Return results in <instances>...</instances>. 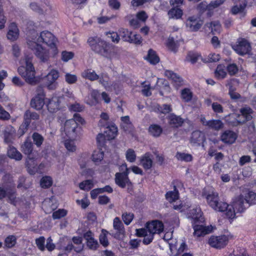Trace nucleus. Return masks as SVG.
<instances>
[{
    "label": "nucleus",
    "instance_id": "obj_1",
    "mask_svg": "<svg viewBox=\"0 0 256 256\" xmlns=\"http://www.w3.org/2000/svg\"><path fill=\"white\" fill-rule=\"evenodd\" d=\"M87 42L92 51L107 59L112 60L116 55L114 46L100 37H90Z\"/></svg>",
    "mask_w": 256,
    "mask_h": 256
},
{
    "label": "nucleus",
    "instance_id": "obj_2",
    "mask_svg": "<svg viewBox=\"0 0 256 256\" xmlns=\"http://www.w3.org/2000/svg\"><path fill=\"white\" fill-rule=\"evenodd\" d=\"M32 34V40H28L36 41L39 44L40 43L44 44L52 50L54 55L58 53V49L56 46V39L50 32L48 30L43 31L38 35L34 31Z\"/></svg>",
    "mask_w": 256,
    "mask_h": 256
},
{
    "label": "nucleus",
    "instance_id": "obj_3",
    "mask_svg": "<svg viewBox=\"0 0 256 256\" xmlns=\"http://www.w3.org/2000/svg\"><path fill=\"white\" fill-rule=\"evenodd\" d=\"M26 66H20L18 69V74L23 77L26 81L31 84L36 82L35 70L32 62L30 58L26 56L25 59Z\"/></svg>",
    "mask_w": 256,
    "mask_h": 256
},
{
    "label": "nucleus",
    "instance_id": "obj_4",
    "mask_svg": "<svg viewBox=\"0 0 256 256\" xmlns=\"http://www.w3.org/2000/svg\"><path fill=\"white\" fill-rule=\"evenodd\" d=\"M29 48L34 52L36 56L42 62H47L50 58V52L36 41L28 40Z\"/></svg>",
    "mask_w": 256,
    "mask_h": 256
},
{
    "label": "nucleus",
    "instance_id": "obj_5",
    "mask_svg": "<svg viewBox=\"0 0 256 256\" xmlns=\"http://www.w3.org/2000/svg\"><path fill=\"white\" fill-rule=\"evenodd\" d=\"M113 228L115 232L111 230L110 235L116 240H122L125 236L126 231L124 226L120 218L116 217L114 219Z\"/></svg>",
    "mask_w": 256,
    "mask_h": 256
},
{
    "label": "nucleus",
    "instance_id": "obj_6",
    "mask_svg": "<svg viewBox=\"0 0 256 256\" xmlns=\"http://www.w3.org/2000/svg\"><path fill=\"white\" fill-rule=\"evenodd\" d=\"M59 72L54 69L52 70L46 77L45 85L49 90H54L58 86L56 80L59 77Z\"/></svg>",
    "mask_w": 256,
    "mask_h": 256
},
{
    "label": "nucleus",
    "instance_id": "obj_7",
    "mask_svg": "<svg viewBox=\"0 0 256 256\" xmlns=\"http://www.w3.org/2000/svg\"><path fill=\"white\" fill-rule=\"evenodd\" d=\"M203 21L196 16L188 17L186 22V26L191 32H198L202 26Z\"/></svg>",
    "mask_w": 256,
    "mask_h": 256
},
{
    "label": "nucleus",
    "instance_id": "obj_8",
    "mask_svg": "<svg viewBox=\"0 0 256 256\" xmlns=\"http://www.w3.org/2000/svg\"><path fill=\"white\" fill-rule=\"evenodd\" d=\"M228 239L225 235L220 236H212L208 240L209 244L216 248H222L224 247L228 244Z\"/></svg>",
    "mask_w": 256,
    "mask_h": 256
},
{
    "label": "nucleus",
    "instance_id": "obj_9",
    "mask_svg": "<svg viewBox=\"0 0 256 256\" xmlns=\"http://www.w3.org/2000/svg\"><path fill=\"white\" fill-rule=\"evenodd\" d=\"M190 141L192 146H200L206 141L205 134L200 130H194L191 134Z\"/></svg>",
    "mask_w": 256,
    "mask_h": 256
},
{
    "label": "nucleus",
    "instance_id": "obj_10",
    "mask_svg": "<svg viewBox=\"0 0 256 256\" xmlns=\"http://www.w3.org/2000/svg\"><path fill=\"white\" fill-rule=\"evenodd\" d=\"M234 49L238 54L243 56L249 54L251 46L246 40L242 38L238 42V44L234 46Z\"/></svg>",
    "mask_w": 256,
    "mask_h": 256
},
{
    "label": "nucleus",
    "instance_id": "obj_11",
    "mask_svg": "<svg viewBox=\"0 0 256 256\" xmlns=\"http://www.w3.org/2000/svg\"><path fill=\"white\" fill-rule=\"evenodd\" d=\"M146 228L150 234L154 235L155 234H160L163 231L164 224L158 220H155L146 223Z\"/></svg>",
    "mask_w": 256,
    "mask_h": 256
},
{
    "label": "nucleus",
    "instance_id": "obj_12",
    "mask_svg": "<svg viewBox=\"0 0 256 256\" xmlns=\"http://www.w3.org/2000/svg\"><path fill=\"white\" fill-rule=\"evenodd\" d=\"M202 196L206 198L207 202L212 208L214 210H219L216 206V204L219 201V197L217 192H204Z\"/></svg>",
    "mask_w": 256,
    "mask_h": 256
},
{
    "label": "nucleus",
    "instance_id": "obj_13",
    "mask_svg": "<svg viewBox=\"0 0 256 256\" xmlns=\"http://www.w3.org/2000/svg\"><path fill=\"white\" fill-rule=\"evenodd\" d=\"M233 206L236 212H242L249 207V204L244 200V196L240 195L233 202Z\"/></svg>",
    "mask_w": 256,
    "mask_h": 256
},
{
    "label": "nucleus",
    "instance_id": "obj_14",
    "mask_svg": "<svg viewBox=\"0 0 256 256\" xmlns=\"http://www.w3.org/2000/svg\"><path fill=\"white\" fill-rule=\"evenodd\" d=\"M166 118L168 123L173 128H178L182 126L184 120L180 116H177L174 113H171Z\"/></svg>",
    "mask_w": 256,
    "mask_h": 256
},
{
    "label": "nucleus",
    "instance_id": "obj_15",
    "mask_svg": "<svg viewBox=\"0 0 256 256\" xmlns=\"http://www.w3.org/2000/svg\"><path fill=\"white\" fill-rule=\"evenodd\" d=\"M240 114L239 118L242 122V124L250 120L252 118V114L254 112L253 110L248 106H245L240 110Z\"/></svg>",
    "mask_w": 256,
    "mask_h": 256
},
{
    "label": "nucleus",
    "instance_id": "obj_16",
    "mask_svg": "<svg viewBox=\"0 0 256 256\" xmlns=\"http://www.w3.org/2000/svg\"><path fill=\"white\" fill-rule=\"evenodd\" d=\"M78 124L74 120H67L64 124V131L66 134L69 136L74 137L76 135V129Z\"/></svg>",
    "mask_w": 256,
    "mask_h": 256
},
{
    "label": "nucleus",
    "instance_id": "obj_17",
    "mask_svg": "<svg viewBox=\"0 0 256 256\" xmlns=\"http://www.w3.org/2000/svg\"><path fill=\"white\" fill-rule=\"evenodd\" d=\"M44 96L42 94H38L34 97L30 101V106L32 108L39 110L44 104Z\"/></svg>",
    "mask_w": 256,
    "mask_h": 256
},
{
    "label": "nucleus",
    "instance_id": "obj_18",
    "mask_svg": "<svg viewBox=\"0 0 256 256\" xmlns=\"http://www.w3.org/2000/svg\"><path fill=\"white\" fill-rule=\"evenodd\" d=\"M115 182L121 188H124L126 185L130 186L132 184L128 176H127L124 174H120V172H116V174Z\"/></svg>",
    "mask_w": 256,
    "mask_h": 256
},
{
    "label": "nucleus",
    "instance_id": "obj_19",
    "mask_svg": "<svg viewBox=\"0 0 256 256\" xmlns=\"http://www.w3.org/2000/svg\"><path fill=\"white\" fill-rule=\"evenodd\" d=\"M221 140L225 144H232L236 141L237 136L232 130H225L220 136Z\"/></svg>",
    "mask_w": 256,
    "mask_h": 256
},
{
    "label": "nucleus",
    "instance_id": "obj_20",
    "mask_svg": "<svg viewBox=\"0 0 256 256\" xmlns=\"http://www.w3.org/2000/svg\"><path fill=\"white\" fill-rule=\"evenodd\" d=\"M164 75L168 78L170 79L177 86H180L183 84L182 78L177 74L174 73L172 70H166L164 72Z\"/></svg>",
    "mask_w": 256,
    "mask_h": 256
},
{
    "label": "nucleus",
    "instance_id": "obj_21",
    "mask_svg": "<svg viewBox=\"0 0 256 256\" xmlns=\"http://www.w3.org/2000/svg\"><path fill=\"white\" fill-rule=\"evenodd\" d=\"M60 100L58 97L54 96L49 99L46 104L48 110L51 113L56 112L60 109Z\"/></svg>",
    "mask_w": 256,
    "mask_h": 256
},
{
    "label": "nucleus",
    "instance_id": "obj_22",
    "mask_svg": "<svg viewBox=\"0 0 256 256\" xmlns=\"http://www.w3.org/2000/svg\"><path fill=\"white\" fill-rule=\"evenodd\" d=\"M193 228L194 230V234L197 237L204 236L212 231L210 228L200 224H193Z\"/></svg>",
    "mask_w": 256,
    "mask_h": 256
},
{
    "label": "nucleus",
    "instance_id": "obj_23",
    "mask_svg": "<svg viewBox=\"0 0 256 256\" xmlns=\"http://www.w3.org/2000/svg\"><path fill=\"white\" fill-rule=\"evenodd\" d=\"M239 116L238 114L232 113L226 116L225 120L229 125L232 126H236L242 124Z\"/></svg>",
    "mask_w": 256,
    "mask_h": 256
},
{
    "label": "nucleus",
    "instance_id": "obj_24",
    "mask_svg": "<svg viewBox=\"0 0 256 256\" xmlns=\"http://www.w3.org/2000/svg\"><path fill=\"white\" fill-rule=\"evenodd\" d=\"M140 164L146 170H150L152 166L153 160L150 152H146L140 158Z\"/></svg>",
    "mask_w": 256,
    "mask_h": 256
},
{
    "label": "nucleus",
    "instance_id": "obj_25",
    "mask_svg": "<svg viewBox=\"0 0 256 256\" xmlns=\"http://www.w3.org/2000/svg\"><path fill=\"white\" fill-rule=\"evenodd\" d=\"M19 30L16 23L12 22L9 26L8 31L7 34V38L8 40L14 41L18 37Z\"/></svg>",
    "mask_w": 256,
    "mask_h": 256
},
{
    "label": "nucleus",
    "instance_id": "obj_26",
    "mask_svg": "<svg viewBox=\"0 0 256 256\" xmlns=\"http://www.w3.org/2000/svg\"><path fill=\"white\" fill-rule=\"evenodd\" d=\"M40 119V115L35 112H32L30 110H26L24 114V121L30 125L32 121L38 120Z\"/></svg>",
    "mask_w": 256,
    "mask_h": 256
},
{
    "label": "nucleus",
    "instance_id": "obj_27",
    "mask_svg": "<svg viewBox=\"0 0 256 256\" xmlns=\"http://www.w3.org/2000/svg\"><path fill=\"white\" fill-rule=\"evenodd\" d=\"M107 130L104 134L107 140H110L115 138L118 134V128L114 124H110L106 126Z\"/></svg>",
    "mask_w": 256,
    "mask_h": 256
},
{
    "label": "nucleus",
    "instance_id": "obj_28",
    "mask_svg": "<svg viewBox=\"0 0 256 256\" xmlns=\"http://www.w3.org/2000/svg\"><path fill=\"white\" fill-rule=\"evenodd\" d=\"M26 166L30 174H34L37 170V163L36 159L30 156H28L26 162Z\"/></svg>",
    "mask_w": 256,
    "mask_h": 256
},
{
    "label": "nucleus",
    "instance_id": "obj_29",
    "mask_svg": "<svg viewBox=\"0 0 256 256\" xmlns=\"http://www.w3.org/2000/svg\"><path fill=\"white\" fill-rule=\"evenodd\" d=\"M190 214L194 224L202 222L204 221V218L202 216V212L200 208H194L190 211Z\"/></svg>",
    "mask_w": 256,
    "mask_h": 256
},
{
    "label": "nucleus",
    "instance_id": "obj_30",
    "mask_svg": "<svg viewBox=\"0 0 256 256\" xmlns=\"http://www.w3.org/2000/svg\"><path fill=\"white\" fill-rule=\"evenodd\" d=\"M208 128L215 131H219L222 130L224 124L220 120L212 119L209 120V122L208 123Z\"/></svg>",
    "mask_w": 256,
    "mask_h": 256
},
{
    "label": "nucleus",
    "instance_id": "obj_31",
    "mask_svg": "<svg viewBox=\"0 0 256 256\" xmlns=\"http://www.w3.org/2000/svg\"><path fill=\"white\" fill-rule=\"evenodd\" d=\"M163 130L160 126L158 124H150L148 128V132L150 135L154 137L158 138L162 134Z\"/></svg>",
    "mask_w": 256,
    "mask_h": 256
},
{
    "label": "nucleus",
    "instance_id": "obj_32",
    "mask_svg": "<svg viewBox=\"0 0 256 256\" xmlns=\"http://www.w3.org/2000/svg\"><path fill=\"white\" fill-rule=\"evenodd\" d=\"M14 132V128L12 126H7L3 132L4 141L6 143L10 144L12 142Z\"/></svg>",
    "mask_w": 256,
    "mask_h": 256
},
{
    "label": "nucleus",
    "instance_id": "obj_33",
    "mask_svg": "<svg viewBox=\"0 0 256 256\" xmlns=\"http://www.w3.org/2000/svg\"><path fill=\"white\" fill-rule=\"evenodd\" d=\"M206 26L210 29L212 34H218L221 30V24L219 21L214 20L210 22H207Z\"/></svg>",
    "mask_w": 256,
    "mask_h": 256
},
{
    "label": "nucleus",
    "instance_id": "obj_34",
    "mask_svg": "<svg viewBox=\"0 0 256 256\" xmlns=\"http://www.w3.org/2000/svg\"><path fill=\"white\" fill-rule=\"evenodd\" d=\"M145 59L150 64H156L160 62V58L156 54V52L152 49H150Z\"/></svg>",
    "mask_w": 256,
    "mask_h": 256
},
{
    "label": "nucleus",
    "instance_id": "obj_35",
    "mask_svg": "<svg viewBox=\"0 0 256 256\" xmlns=\"http://www.w3.org/2000/svg\"><path fill=\"white\" fill-rule=\"evenodd\" d=\"M166 198L170 202H175L179 198V192L176 186H174V190L168 192L166 195Z\"/></svg>",
    "mask_w": 256,
    "mask_h": 256
},
{
    "label": "nucleus",
    "instance_id": "obj_36",
    "mask_svg": "<svg viewBox=\"0 0 256 256\" xmlns=\"http://www.w3.org/2000/svg\"><path fill=\"white\" fill-rule=\"evenodd\" d=\"M8 156L9 158L16 160H20L22 159V156L17 149L13 146H10L8 150Z\"/></svg>",
    "mask_w": 256,
    "mask_h": 256
},
{
    "label": "nucleus",
    "instance_id": "obj_37",
    "mask_svg": "<svg viewBox=\"0 0 256 256\" xmlns=\"http://www.w3.org/2000/svg\"><path fill=\"white\" fill-rule=\"evenodd\" d=\"M168 14L170 18L177 20L181 18L183 14V12L180 8L174 7L169 10Z\"/></svg>",
    "mask_w": 256,
    "mask_h": 256
},
{
    "label": "nucleus",
    "instance_id": "obj_38",
    "mask_svg": "<svg viewBox=\"0 0 256 256\" xmlns=\"http://www.w3.org/2000/svg\"><path fill=\"white\" fill-rule=\"evenodd\" d=\"M110 232L102 229L101 234L99 236L100 242L104 248L107 247L110 244V242L108 238V234H110Z\"/></svg>",
    "mask_w": 256,
    "mask_h": 256
},
{
    "label": "nucleus",
    "instance_id": "obj_39",
    "mask_svg": "<svg viewBox=\"0 0 256 256\" xmlns=\"http://www.w3.org/2000/svg\"><path fill=\"white\" fill-rule=\"evenodd\" d=\"M82 76L86 79L91 81H94L99 78V76L98 75L95 71L90 70H85L82 74Z\"/></svg>",
    "mask_w": 256,
    "mask_h": 256
},
{
    "label": "nucleus",
    "instance_id": "obj_40",
    "mask_svg": "<svg viewBox=\"0 0 256 256\" xmlns=\"http://www.w3.org/2000/svg\"><path fill=\"white\" fill-rule=\"evenodd\" d=\"M16 238L14 235H10L6 237L4 240V247L11 248L14 247L16 244Z\"/></svg>",
    "mask_w": 256,
    "mask_h": 256
},
{
    "label": "nucleus",
    "instance_id": "obj_41",
    "mask_svg": "<svg viewBox=\"0 0 256 256\" xmlns=\"http://www.w3.org/2000/svg\"><path fill=\"white\" fill-rule=\"evenodd\" d=\"M124 19L125 20L129 21L130 26L134 29L138 28L140 26V24L137 18H134V16L132 14H128L124 17Z\"/></svg>",
    "mask_w": 256,
    "mask_h": 256
},
{
    "label": "nucleus",
    "instance_id": "obj_42",
    "mask_svg": "<svg viewBox=\"0 0 256 256\" xmlns=\"http://www.w3.org/2000/svg\"><path fill=\"white\" fill-rule=\"evenodd\" d=\"M155 111L161 114H166L172 111V108L170 104H158L155 107Z\"/></svg>",
    "mask_w": 256,
    "mask_h": 256
},
{
    "label": "nucleus",
    "instance_id": "obj_43",
    "mask_svg": "<svg viewBox=\"0 0 256 256\" xmlns=\"http://www.w3.org/2000/svg\"><path fill=\"white\" fill-rule=\"evenodd\" d=\"M167 47L171 50L176 52L178 48V41L175 40L173 37L170 36L166 42Z\"/></svg>",
    "mask_w": 256,
    "mask_h": 256
},
{
    "label": "nucleus",
    "instance_id": "obj_44",
    "mask_svg": "<svg viewBox=\"0 0 256 256\" xmlns=\"http://www.w3.org/2000/svg\"><path fill=\"white\" fill-rule=\"evenodd\" d=\"M181 97L185 102H190L192 98V92L189 88H185L181 91Z\"/></svg>",
    "mask_w": 256,
    "mask_h": 256
},
{
    "label": "nucleus",
    "instance_id": "obj_45",
    "mask_svg": "<svg viewBox=\"0 0 256 256\" xmlns=\"http://www.w3.org/2000/svg\"><path fill=\"white\" fill-rule=\"evenodd\" d=\"M22 148L25 154L30 156L33 150V144L30 142L26 141L22 145Z\"/></svg>",
    "mask_w": 256,
    "mask_h": 256
},
{
    "label": "nucleus",
    "instance_id": "obj_46",
    "mask_svg": "<svg viewBox=\"0 0 256 256\" xmlns=\"http://www.w3.org/2000/svg\"><path fill=\"white\" fill-rule=\"evenodd\" d=\"M244 200L249 204V206L251 204L256 203V194L253 192H249L244 196Z\"/></svg>",
    "mask_w": 256,
    "mask_h": 256
},
{
    "label": "nucleus",
    "instance_id": "obj_47",
    "mask_svg": "<svg viewBox=\"0 0 256 256\" xmlns=\"http://www.w3.org/2000/svg\"><path fill=\"white\" fill-rule=\"evenodd\" d=\"M120 36L122 37V40L125 42L130 40V38L132 35V32L128 30V29L121 28L118 30Z\"/></svg>",
    "mask_w": 256,
    "mask_h": 256
},
{
    "label": "nucleus",
    "instance_id": "obj_48",
    "mask_svg": "<svg viewBox=\"0 0 256 256\" xmlns=\"http://www.w3.org/2000/svg\"><path fill=\"white\" fill-rule=\"evenodd\" d=\"M104 156V153L102 151L100 150H95L92 156V160L96 164L99 163L103 160Z\"/></svg>",
    "mask_w": 256,
    "mask_h": 256
},
{
    "label": "nucleus",
    "instance_id": "obj_49",
    "mask_svg": "<svg viewBox=\"0 0 256 256\" xmlns=\"http://www.w3.org/2000/svg\"><path fill=\"white\" fill-rule=\"evenodd\" d=\"M80 189L84 190H89L93 187V181L91 180H84L79 184Z\"/></svg>",
    "mask_w": 256,
    "mask_h": 256
},
{
    "label": "nucleus",
    "instance_id": "obj_50",
    "mask_svg": "<svg viewBox=\"0 0 256 256\" xmlns=\"http://www.w3.org/2000/svg\"><path fill=\"white\" fill-rule=\"evenodd\" d=\"M26 182V179L24 176L20 177L18 180V188H24V190L28 188L31 184V182Z\"/></svg>",
    "mask_w": 256,
    "mask_h": 256
},
{
    "label": "nucleus",
    "instance_id": "obj_51",
    "mask_svg": "<svg viewBox=\"0 0 256 256\" xmlns=\"http://www.w3.org/2000/svg\"><path fill=\"white\" fill-rule=\"evenodd\" d=\"M226 72L224 66L222 65H218L215 71V76L219 79H222L226 77Z\"/></svg>",
    "mask_w": 256,
    "mask_h": 256
},
{
    "label": "nucleus",
    "instance_id": "obj_52",
    "mask_svg": "<svg viewBox=\"0 0 256 256\" xmlns=\"http://www.w3.org/2000/svg\"><path fill=\"white\" fill-rule=\"evenodd\" d=\"M226 216L228 218L232 219L235 218L236 210L234 208L233 205H228V208L225 210Z\"/></svg>",
    "mask_w": 256,
    "mask_h": 256
},
{
    "label": "nucleus",
    "instance_id": "obj_53",
    "mask_svg": "<svg viewBox=\"0 0 256 256\" xmlns=\"http://www.w3.org/2000/svg\"><path fill=\"white\" fill-rule=\"evenodd\" d=\"M52 184V180L50 176H44L43 177L40 182V186L42 188H48L50 187Z\"/></svg>",
    "mask_w": 256,
    "mask_h": 256
},
{
    "label": "nucleus",
    "instance_id": "obj_54",
    "mask_svg": "<svg viewBox=\"0 0 256 256\" xmlns=\"http://www.w3.org/2000/svg\"><path fill=\"white\" fill-rule=\"evenodd\" d=\"M122 219L126 225H129L134 218V214L132 212H125L122 214Z\"/></svg>",
    "mask_w": 256,
    "mask_h": 256
},
{
    "label": "nucleus",
    "instance_id": "obj_55",
    "mask_svg": "<svg viewBox=\"0 0 256 256\" xmlns=\"http://www.w3.org/2000/svg\"><path fill=\"white\" fill-rule=\"evenodd\" d=\"M126 156V160L130 162H134L136 157L134 150L132 148L127 150Z\"/></svg>",
    "mask_w": 256,
    "mask_h": 256
},
{
    "label": "nucleus",
    "instance_id": "obj_56",
    "mask_svg": "<svg viewBox=\"0 0 256 256\" xmlns=\"http://www.w3.org/2000/svg\"><path fill=\"white\" fill-rule=\"evenodd\" d=\"M32 138L34 142L38 147L40 146L42 144L44 139L42 135L38 132H34Z\"/></svg>",
    "mask_w": 256,
    "mask_h": 256
},
{
    "label": "nucleus",
    "instance_id": "obj_57",
    "mask_svg": "<svg viewBox=\"0 0 256 256\" xmlns=\"http://www.w3.org/2000/svg\"><path fill=\"white\" fill-rule=\"evenodd\" d=\"M176 158L178 160L185 161L186 162H190L192 160V156L191 154L185 153L178 152Z\"/></svg>",
    "mask_w": 256,
    "mask_h": 256
},
{
    "label": "nucleus",
    "instance_id": "obj_58",
    "mask_svg": "<svg viewBox=\"0 0 256 256\" xmlns=\"http://www.w3.org/2000/svg\"><path fill=\"white\" fill-rule=\"evenodd\" d=\"M86 246L89 249L96 250L100 246V244L98 240L96 239L93 238L92 240H89L86 242Z\"/></svg>",
    "mask_w": 256,
    "mask_h": 256
},
{
    "label": "nucleus",
    "instance_id": "obj_59",
    "mask_svg": "<svg viewBox=\"0 0 256 256\" xmlns=\"http://www.w3.org/2000/svg\"><path fill=\"white\" fill-rule=\"evenodd\" d=\"M67 212L64 209H59L52 214V218L54 220L61 218L66 215Z\"/></svg>",
    "mask_w": 256,
    "mask_h": 256
},
{
    "label": "nucleus",
    "instance_id": "obj_60",
    "mask_svg": "<svg viewBox=\"0 0 256 256\" xmlns=\"http://www.w3.org/2000/svg\"><path fill=\"white\" fill-rule=\"evenodd\" d=\"M64 146L66 150L70 152H74L76 150V146L74 142L70 140H66L64 142Z\"/></svg>",
    "mask_w": 256,
    "mask_h": 256
},
{
    "label": "nucleus",
    "instance_id": "obj_61",
    "mask_svg": "<svg viewBox=\"0 0 256 256\" xmlns=\"http://www.w3.org/2000/svg\"><path fill=\"white\" fill-rule=\"evenodd\" d=\"M226 70L228 74L230 76L235 75L238 71V66L235 64H228L226 67Z\"/></svg>",
    "mask_w": 256,
    "mask_h": 256
},
{
    "label": "nucleus",
    "instance_id": "obj_62",
    "mask_svg": "<svg viewBox=\"0 0 256 256\" xmlns=\"http://www.w3.org/2000/svg\"><path fill=\"white\" fill-rule=\"evenodd\" d=\"M65 80L68 84H74L77 82L78 78L76 74L66 73L65 74Z\"/></svg>",
    "mask_w": 256,
    "mask_h": 256
},
{
    "label": "nucleus",
    "instance_id": "obj_63",
    "mask_svg": "<svg viewBox=\"0 0 256 256\" xmlns=\"http://www.w3.org/2000/svg\"><path fill=\"white\" fill-rule=\"evenodd\" d=\"M128 42L136 44H140L142 42V36L140 34H133L132 32V35H131Z\"/></svg>",
    "mask_w": 256,
    "mask_h": 256
},
{
    "label": "nucleus",
    "instance_id": "obj_64",
    "mask_svg": "<svg viewBox=\"0 0 256 256\" xmlns=\"http://www.w3.org/2000/svg\"><path fill=\"white\" fill-rule=\"evenodd\" d=\"M108 4L111 9L115 10H119L121 6L118 0H108Z\"/></svg>",
    "mask_w": 256,
    "mask_h": 256
}]
</instances>
